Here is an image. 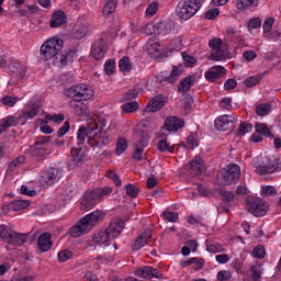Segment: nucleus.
I'll return each mask as SVG.
<instances>
[{
  "instance_id": "nucleus-41",
  "label": "nucleus",
  "mask_w": 281,
  "mask_h": 281,
  "mask_svg": "<svg viewBox=\"0 0 281 281\" xmlns=\"http://www.w3.org/2000/svg\"><path fill=\"white\" fill-rule=\"evenodd\" d=\"M12 67H13V74H15L18 78L20 79L25 78V72L27 71V69L23 64L15 61L14 64H12Z\"/></svg>"
},
{
  "instance_id": "nucleus-5",
  "label": "nucleus",
  "mask_w": 281,
  "mask_h": 281,
  "mask_svg": "<svg viewBox=\"0 0 281 281\" xmlns=\"http://www.w3.org/2000/svg\"><path fill=\"white\" fill-rule=\"evenodd\" d=\"M65 42L63 38L54 36L46 40L40 49V54L43 60H52V58H56L58 56V52L63 49Z\"/></svg>"
},
{
  "instance_id": "nucleus-10",
  "label": "nucleus",
  "mask_w": 281,
  "mask_h": 281,
  "mask_svg": "<svg viewBox=\"0 0 281 281\" xmlns=\"http://www.w3.org/2000/svg\"><path fill=\"white\" fill-rule=\"evenodd\" d=\"M209 47L211 49V60H225L229 56V52L223 48V41L218 37H215L209 42Z\"/></svg>"
},
{
  "instance_id": "nucleus-20",
  "label": "nucleus",
  "mask_w": 281,
  "mask_h": 281,
  "mask_svg": "<svg viewBox=\"0 0 281 281\" xmlns=\"http://www.w3.org/2000/svg\"><path fill=\"white\" fill-rule=\"evenodd\" d=\"M224 76L225 68L223 66H213L204 74V78H206L209 82H216V80Z\"/></svg>"
},
{
  "instance_id": "nucleus-13",
  "label": "nucleus",
  "mask_w": 281,
  "mask_h": 281,
  "mask_svg": "<svg viewBox=\"0 0 281 281\" xmlns=\"http://www.w3.org/2000/svg\"><path fill=\"white\" fill-rule=\"evenodd\" d=\"M136 135L138 137V146L133 153V159L139 161L144 155V148L148 146V142H150V136H148V132L145 130H137Z\"/></svg>"
},
{
  "instance_id": "nucleus-32",
  "label": "nucleus",
  "mask_w": 281,
  "mask_h": 281,
  "mask_svg": "<svg viewBox=\"0 0 281 281\" xmlns=\"http://www.w3.org/2000/svg\"><path fill=\"white\" fill-rule=\"evenodd\" d=\"M22 119L14 115H9L1 120L0 128L1 131H5L8 128H12V126H18L19 122H21Z\"/></svg>"
},
{
  "instance_id": "nucleus-62",
  "label": "nucleus",
  "mask_w": 281,
  "mask_h": 281,
  "mask_svg": "<svg viewBox=\"0 0 281 281\" xmlns=\"http://www.w3.org/2000/svg\"><path fill=\"white\" fill-rule=\"evenodd\" d=\"M260 78L252 76L245 79V86L251 89V87H256V85H259Z\"/></svg>"
},
{
  "instance_id": "nucleus-29",
  "label": "nucleus",
  "mask_w": 281,
  "mask_h": 281,
  "mask_svg": "<svg viewBox=\"0 0 281 281\" xmlns=\"http://www.w3.org/2000/svg\"><path fill=\"white\" fill-rule=\"evenodd\" d=\"M30 207V201L27 200H14L10 205H4L2 210H12L13 212H21V210H26Z\"/></svg>"
},
{
  "instance_id": "nucleus-4",
  "label": "nucleus",
  "mask_w": 281,
  "mask_h": 281,
  "mask_svg": "<svg viewBox=\"0 0 281 281\" xmlns=\"http://www.w3.org/2000/svg\"><path fill=\"white\" fill-rule=\"evenodd\" d=\"M203 7L201 0H180L176 5V15L180 21H190Z\"/></svg>"
},
{
  "instance_id": "nucleus-30",
  "label": "nucleus",
  "mask_w": 281,
  "mask_h": 281,
  "mask_svg": "<svg viewBox=\"0 0 281 281\" xmlns=\"http://www.w3.org/2000/svg\"><path fill=\"white\" fill-rule=\"evenodd\" d=\"M150 236H151L150 229H147L143 234H140L134 241V249L136 251H139L142 247H146V245H148V240H150Z\"/></svg>"
},
{
  "instance_id": "nucleus-16",
  "label": "nucleus",
  "mask_w": 281,
  "mask_h": 281,
  "mask_svg": "<svg viewBox=\"0 0 281 281\" xmlns=\"http://www.w3.org/2000/svg\"><path fill=\"white\" fill-rule=\"evenodd\" d=\"M132 32L136 36H139V34H146L147 36H150L153 34H161L159 31V24H155L153 22H149L147 24L142 25L140 27L135 26V24H132Z\"/></svg>"
},
{
  "instance_id": "nucleus-56",
  "label": "nucleus",
  "mask_w": 281,
  "mask_h": 281,
  "mask_svg": "<svg viewBox=\"0 0 281 281\" xmlns=\"http://www.w3.org/2000/svg\"><path fill=\"white\" fill-rule=\"evenodd\" d=\"M254 131V125L249 123H240L238 135H247V133H251Z\"/></svg>"
},
{
  "instance_id": "nucleus-51",
  "label": "nucleus",
  "mask_w": 281,
  "mask_h": 281,
  "mask_svg": "<svg viewBox=\"0 0 281 281\" xmlns=\"http://www.w3.org/2000/svg\"><path fill=\"white\" fill-rule=\"evenodd\" d=\"M16 102H19L18 97H12V95H4L1 99V103L3 104V106H14V104H16Z\"/></svg>"
},
{
  "instance_id": "nucleus-2",
  "label": "nucleus",
  "mask_w": 281,
  "mask_h": 281,
  "mask_svg": "<svg viewBox=\"0 0 281 281\" xmlns=\"http://www.w3.org/2000/svg\"><path fill=\"white\" fill-rule=\"evenodd\" d=\"M105 217L106 214L104 211L95 210L80 218L76 225L69 229V234L72 238H80L83 234H89V232H91L98 223H102Z\"/></svg>"
},
{
  "instance_id": "nucleus-27",
  "label": "nucleus",
  "mask_w": 281,
  "mask_h": 281,
  "mask_svg": "<svg viewBox=\"0 0 281 281\" xmlns=\"http://www.w3.org/2000/svg\"><path fill=\"white\" fill-rule=\"evenodd\" d=\"M40 251H49L52 249V235L49 233L42 234L37 239Z\"/></svg>"
},
{
  "instance_id": "nucleus-33",
  "label": "nucleus",
  "mask_w": 281,
  "mask_h": 281,
  "mask_svg": "<svg viewBox=\"0 0 281 281\" xmlns=\"http://www.w3.org/2000/svg\"><path fill=\"white\" fill-rule=\"evenodd\" d=\"M204 266L205 260L199 257H193L182 262V267H193L195 271H201V269H203Z\"/></svg>"
},
{
  "instance_id": "nucleus-63",
  "label": "nucleus",
  "mask_w": 281,
  "mask_h": 281,
  "mask_svg": "<svg viewBox=\"0 0 281 281\" xmlns=\"http://www.w3.org/2000/svg\"><path fill=\"white\" fill-rule=\"evenodd\" d=\"M126 194L132 196V199H135V196L139 194V190L137 187H135V184L131 183L126 187Z\"/></svg>"
},
{
  "instance_id": "nucleus-46",
  "label": "nucleus",
  "mask_w": 281,
  "mask_h": 281,
  "mask_svg": "<svg viewBox=\"0 0 281 281\" xmlns=\"http://www.w3.org/2000/svg\"><path fill=\"white\" fill-rule=\"evenodd\" d=\"M158 150L160 153H166L167 151V153L172 154V153H175V146H170V144L166 139H160L158 142Z\"/></svg>"
},
{
  "instance_id": "nucleus-44",
  "label": "nucleus",
  "mask_w": 281,
  "mask_h": 281,
  "mask_svg": "<svg viewBox=\"0 0 281 281\" xmlns=\"http://www.w3.org/2000/svg\"><path fill=\"white\" fill-rule=\"evenodd\" d=\"M180 76H181V68L176 66L172 68L171 74L167 77L166 81L172 85L179 80Z\"/></svg>"
},
{
  "instance_id": "nucleus-34",
  "label": "nucleus",
  "mask_w": 281,
  "mask_h": 281,
  "mask_svg": "<svg viewBox=\"0 0 281 281\" xmlns=\"http://www.w3.org/2000/svg\"><path fill=\"white\" fill-rule=\"evenodd\" d=\"M70 155H71L72 161H74V164H76V166H80L85 161V151L82 150L81 147L72 148L70 150Z\"/></svg>"
},
{
  "instance_id": "nucleus-61",
  "label": "nucleus",
  "mask_w": 281,
  "mask_h": 281,
  "mask_svg": "<svg viewBox=\"0 0 281 281\" xmlns=\"http://www.w3.org/2000/svg\"><path fill=\"white\" fill-rule=\"evenodd\" d=\"M159 10V3L151 2L147 9H146V15L147 16H155L157 14V11Z\"/></svg>"
},
{
  "instance_id": "nucleus-60",
  "label": "nucleus",
  "mask_w": 281,
  "mask_h": 281,
  "mask_svg": "<svg viewBox=\"0 0 281 281\" xmlns=\"http://www.w3.org/2000/svg\"><path fill=\"white\" fill-rule=\"evenodd\" d=\"M274 23H276V19L273 18H267L265 20L262 25L265 34H269V32H271Z\"/></svg>"
},
{
  "instance_id": "nucleus-57",
  "label": "nucleus",
  "mask_w": 281,
  "mask_h": 281,
  "mask_svg": "<svg viewBox=\"0 0 281 281\" xmlns=\"http://www.w3.org/2000/svg\"><path fill=\"white\" fill-rule=\"evenodd\" d=\"M47 122H54V124H60L61 122H65V115L64 114H47L46 115Z\"/></svg>"
},
{
  "instance_id": "nucleus-26",
  "label": "nucleus",
  "mask_w": 281,
  "mask_h": 281,
  "mask_svg": "<svg viewBox=\"0 0 281 281\" xmlns=\"http://www.w3.org/2000/svg\"><path fill=\"white\" fill-rule=\"evenodd\" d=\"M114 238L111 237V233H109L108 229L99 232L97 235H94L93 240L98 245H103L104 247H109L111 245V240Z\"/></svg>"
},
{
  "instance_id": "nucleus-39",
  "label": "nucleus",
  "mask_w": 281,
  "mask_h": 281,
  "mask_svg": "<svg viewBox=\"0 0 281 281\" xmlns=\"http://www.w3.org/2000/svg\"><path fill=\"white\" fill-rule=\"evenodd\" d=\"M272 105L271 103H260L256 106V113L260 117H265L271 113Z\"/></svg>"
},
{
  "instance_id": "nucleus-3",
  "label": "nucleus",
  "mask_w": 281,
  "mask_h": 281,
  "mask_svg": "<svg viewBox=\"0 0 281 281\" xmlns=\"http://www.w3.org/2000/svg\"><path fill=\"white\" fill-rule=\"evenodd\" d=\"M111 192H113V189L109 187L86 191L80 203V209L83 212H89V210H93V206L98 205V203L102 201L103 196H106V194H111Z\"/></svg>"
},
{
  "instance_id": "nucleus-38",
  "label": "nucleus",
  "mask_w": 281,
  "mask_h": 281,
  "mask_svg": "<svg viewBox=\"0 0 281 281\" xmlns=\"http://www.w3.org/2000/svg\"><path fill=\"white\" fill-rule=\"evenodd\" d=\"M255 131L262 137H273V134H271V130H269V125H267L266 123H256Z\"/></svg>"
},
{
  "instance_id": "nucleus-15",
  "label": "nucleus",
  "mask_w": 281,
  "mask_h": 281,
  "mask_svg": "<svg viewBox=\"0 0 281 281\" xmlns=\"http://www.w3.org/2000/svg\"><path fill=\"white\" fill-rule=\"evenodd\" d=\"M91 54L94 60L104 58V54H106V35H102L100 40L93 43Z\"/></svg>"
},
{
  "instance_id": "nucleus-8",
  "label": "nucleus",
  "mask_w": 281,
  "mask_h": 281,
  "mask_svg": "<svg viewBox=\"0 0 281 281\" xmlns=\"http://www.w3.org/2000/svg\"><path fill=\"white\" fill-rule=\"evenodd\" d=\"M281 170V158L276 156H267L266 161L257 167V175H273V172H280Z\"/></svg>"
},
{
  "instance_id": "nucleus-36",
  "label": "nucleus",
  "mask_w": 281,
  "mask_h": 281,
  "mask_svg": "<svg viewBox=\"0 0 281 281\" xmlns=\"http://www.w3.org/2000/svg\"><path fill=\"white\" fill-rule=\"evenodd\" d=\"M190 166L192 168V171L195 172V175H201L203 172V168H205V165L203 164V158L196 156L193 158V160L190 161Z\"/></svg>"
},
{
  "instance_id": "nucleus-6",
  "label": "nucleus",
  "mask_w": 281,
  "mask_h": 281,
  "mask_svg": "<svg viewBox=\"0 0 281 281\" xmlns=\"http://www.w3.org/2000/svg\"><path fill=\"white\" fill-rule=\"evenodd\" d=\"M0 238L13 247H23L27 243L29 235L19 233L5 225H0Z\"/></svg>"
},
{
  "instance_id": "nucleus-9",
  "label": "nucleus",
  "mask_w": 281,
  "mask_h": 281,
  "mask_svg": "<svg viewBox=\"0 0 281 281\" xmlns=\"http://www.w3.org/2000/svg\"><path fill=\"white\" fill-rule=\"evenodd\" d=\"M61 177L63 172H60V169L48 167L41 171L40 183L43 186H54V183H58V181H60Z\"/></svg>"
},
{
  "instance_id": "nucleus-37",
  "label": "nucleus",
  "mask_w": 281,
  "mask_h": 281,
  "mask_svg": "<svg viewBox=\"0 0 281 281\" xmlns=\"http://www.w3.org/2000/svg\"><path fill=\"white\" fill-rule=\"evenodd\" d=\"M25 164V157L24 156H19L15 159H13L7 169V172H16L21 166Z\"/></svg>"
},
{
  "instance_id": "nucleus-52",
  "label": "nucleus",
  "mask_w": 281,
  "mask_h": 281,
  "mask_svg": "<svg viewBox=\"0 0 281 281\" xmlns=\"http://www.w3.org/2000/svg\"><path fill=\"white\" fill-rule=\"evenodd\" d=\"M182 59L186 65V67H195L196 66V58L192 57L188 53H182Z\"/></svg>"
},
{
  "instance_id": "nucleus-22",
  "label": "nucleus",
  "mask_w": 281,
  "mask_h": 281,
  "mask_svg": "<svg viewBox=\"0 0 281 281\" xmlns=\"http://www.w3.org/2000/svg\"><path fill=\"white\" fill-rule=\"evenodd\" d=\"M232 122H234V116L224 114L218 116L214 121V126L216 131L225 132V131H229V124H232Z\"/></svg>"
},
{
  "instance_id": "nucleus-23",
  "label": "nucleus",
  "mask_w": 281,
  "mask_h": 281,
  "mask_svg": "<svg viewBox=\"0 0 281 281\" xmlns=\"http://www.w3.org/2000/svg\"><path fill=\"white\" fill-rule=\"evenodd\" d=\"M183 126V121H181L177 116H169L165 121V130L169 133H177V131H181V127Z\"/></svg>"
},
{
  "instance_id": "nucleus-24",
  "label": "nucleus",
  "mask_w": 281,
  "mask_h": 281,
  "mask_svg": "<svg viewBox=\"0 0 281 281\" xmlns=\"http://www.w3.org/2000/svg\"><path fill=\"white\" fill-rule=\"evenodd\" d=\"M124 229V221L120 218H115L110 223V226L106 228V231L110 233L111 238H117L120 234H122V231Z\"/></svg>"
},
{
  "instance_id": "nucleus-48",
  "label": "nucleus",
  "mask_w": 281,
  "mask_h": 281,
  "mask_svg": "<svg viewBox=\"0 0 281 281\" xmlns=\"http://www.w3.org/2000/svg\"><path fill=\"white\" fill-rule=\"evenodd\" d=\"M57 258L59 262H67V260H71V258H74V252L69 249H64L58 252Z\"/></svg>"
},
{
  "instance_id": "nucleus-31",
  "label": "nucleus",
  "mask_w": 281,
  "mask_h": 281,
  "mask_svg": "<svg viewBox=\"0 0 281 281\" xmlns=\"http://www.w3.org/2000/svg\"><path fill=\"white\" fill-rule=\"evenodd\" d=\"M67 23V15L63 11H56L50 19L49 25L50 27H60V25H65Z\"/></svg>"
},
{
  "instance_id": "nucleus-1",
  "label": "nucleus",
  "mask_w": 281,
  "mask_h": 281,
  "mask_svg": "<svg viewBox=\"0 0 281 281\" xmlns=\"http://www.w3.org/2000/svg\"><path fill=\"white\" fill-rule=\"evenodd\" d=\"M106 119L102 116H91L87 120V127L81 126L77 131V146H82L86 139L90 146H109L111 138L104 132Z\"/></svg>"
},
{
  "instance_id": "nucleus-28",
  "label": "nucleus",
  "mask_w": 281,
  "mask_h": 281,
  "mask_svg": "<svg viewBox=\"0 0 281 281\" xmlns=\"http://www.w3.org/2000/svg\"><path fill=\"white\" fill-rule=\"evenodd\" d=\"M260 5V0H236V8L239 12H245L247 10H252Z\"/></svg>"
},
{
  "instance_id": "nucleus-17",
  "label": "nucleus",
  "mask_w": 281,
  "mask_h": 281,
  "mask_svg": "<svg viewBox=\"0 0 281 281\" xmlns=\"http://www.w3.org/2000/svg\"><path fill=\"white\" fill-rule=\"evenodd\" d=\"M78 57V49L72 48L68 52H63L60 54L57 53L55 56L54 64L57 65V67H65L67 66V63H71L74 58Z\"/></svg>"
},
{
  "instance_id": "nucleus-54",
  "label": "nucleus",
  "mask_w": 281,
  "mask_h": 281,
  "mask_svg": "<svg viewBox=\"0 0 281 281\" xmlns=\"http://www.w3.org/2000/svg\"><path fill=\"white\" fill-rule=\"evenodd\" d=\"M251 256L254 258H259V260H262V258H265V256H267V252L265 250V247L259 245L257 247L254 248Z\"/></svg>"
},
{
  "instance_id": "nucleus-55",
  "label": "nucleus",
  "mask_w": 281,
  "mask_h": 281,
  "mask_svg": "<svg viewBox=\"0 0 281 281\" xmlns=\"http://www.w3.org/2000/svg\"><path fill=\"white\" fill-rule=\"evenodd\" d=\"M104 71L106 76L113 75L115 71V60L114 59H108L104 64Z\"/></svg>"
},
{
  "instance_id": "nucleus-35",
  "label": "nucleus",
  "mask_w": 281,
  "mask_h": 281,
  "mask_svg": "<svg viewBox=\"0 0 281 281\" xmlns=\"http://www.w3.org/2000/svg\"><path fill=\"white\" fill-rule=\"evenodd\" d=\"M206 251H209V254H225L227 249L220 243L206 241Z\"/></svg>"
},
{
  "instance_id": "nucleus-11",
  "label": "nucleus",
  "mask_w": 281,
  "mask_h": 281,
  "mask_svg": "<svg viewBox=\"0 0 281 281\" xmlns=\"http://www.w3.org/2000/svg\"><path fill=\"white\" fill-rule=\"evenodd\" d=\"M223 183L224 186H234L238 183L240 179V167L236 164L228 165L223 169Z\"/></svg>"
},
{
  "instance_id": "nucleus-50",
  "label": "nucleus",
  "mask_w": 281,
  "mask_h": 281,
  "mask_svg": "<svg viewBox=\"0 0 281 281\" xmlns=\"http://www.w3.org/2000/svg\"><path fill=\"white\" fill-rule=\"evenodd\" d=\"M76 115L80 117H89V108L85 103H79L77 108H75Z\"/></svg>"
},
{
  "instance_id": "nucleus-7",
  "label": "nucleus",
  "mask_w": 281,
  "mask_h": 281,
  "mask_svg": "<svg viewBox=\"0 0 281 281\" xmlns=\"http://www.w3.org/2000/svg\"><path fill=\"white\" fill-rule=\"evenodd\" d=\"M66 98H70V100H76L78 102L91 100L93 98L94 92L93 88L89 85L79 83L72 86L64 91Z\"/></svg>"
},
{
  "instance_id": "nucleus-21",
  "label": "nucleus",
  "mask_w": 281,
  "mask_h": 281,
  "mask_svg": "<svg viewBox=\"0 0 281 281\" xmlns=\"http://www.w3.org/2000/svg\"><path fill=\"white\" fill-rule=\"evenodd\" d=\"M159 47V41L155 37L149 38L145 45V49L150 58H159L161 55V49Z\"/></svg>"
},
{
  "instance_id": "nucleus-58",
  "label": "nucleus",
  "mask_w": 281,
  "mask_h": 281,
  "mask_svg": "<svg viewBox=\"0 0 281 281\" xmlns=\"http://www.w3.org/2000/svg\"><path fill=\"white\" fill-rule=\"evenodd\" d=\"M139 95V90L137 88H133L127 92L123 93V100H135Z\"/></svg>"
},
{
  "instance_id": "nucleus-42",
  "label": "nucleus",
  "mask_w": 281,
  "mask_h": 281,
  "mask_svg": "<svg viewBox=\"0 0 281 281\" xmlns=\"http://www.w3.org/2000/svg\"><path fill=\"white\" fill-rule=\"evenodd\" d=\"M115 8H117V0H106L103 7V14L109 16L112 12H115Z\"/></svg>"
},
{
  "instance_id": "nucleus-40",
  "label": "nucleus",
  "mask_w": 281,
  "mask_h": 281,
  "mask_svg": "<svg viewBox=\"0 0 281 281\" xmlns=\"http://www.w3.org/2000/svg\"><path fill=\"white\" fill-rule=\"evenodd\" d=\"M192 85H194V77H187L180 81L178 91H190Z\"/></svg>"
},
{
  "instance_id": "nucleus-53",
  "label": "nucleus",
  "mask_w": 281,
  "mask_h": 281,
  "mask_svg": "<svg viewBox=\"0 0 281 281\" xmlns=\"http://www.w3.org/2000/svg\"><path fill=\"white\" fill-rule=\"evenodd\" d=\"M162 215L168 223H177V221H179V213L177 212L165 211Z\"/></svg>"
},
{
  "instance_id": "nucleus-64",
  "label": "nucleus",
  "mask_w": 281,
  "mask_h": 281,
  "mask_svg": "<svg viewBox=\"0 0 281 281\" xmlns=\"http://www.w3.org/2000/svg\"><path fill=\"white\" fill-rule=\"evenodd\" d=\"M262 25V21L259 18H254L248 22V30H258Z\"/></svg>"
},
{
  "instance_id": "nucleus-18",
  "label": "nucleus",
  "mask_w": 281,
  "mask_h": 281,
  "mask_svg": "<svg viewBox=\"0 0 281 281\" xmlns=\"http://www.w3.org/2000/svg\"><path fill=\"white\" fill-rule=\"evenodd\" d=\"M135 276L145 280H153V278H161V272L150 266H145L135 270Z\"/></svg>"
},
{
  "instance_id": "nucleus-47",
  "label": "nucleus",
  "mask_w": 281,
  "mask_h": 281,
  "mask_svg": "<svg viewBox=\"0 0 281 281\" xmlns=\"http://www.w3.org/2000/svg\"><path fill=\"white\" fill-rule=\"evenodd\" d=\"M119 67L123 74H126L133 69V65L131 64V59H128V57H123L119 61Z\"/></svg>"
},
{
  "instance_id": "nucleus-25",
  "label": "nucleus",
  "mask_w": 281,
  "mask_h": 281,
  "mask_svg": "<svg viewBox=\"0 0 281 281\" xmlns=\"http://www.w3.org/2000/svg\"><path fill=\"white\" fill-rule=\"evenodd\" d=\"M165 105L166 100H164L162 97H155L148 102V104L145 108V111H147V113H157V111L164 109Z\"/></svg>"
},
{
  "instance_id": "nucleus-59",
  "label": "nucleus",
  "mask_w": 281,
  "mask_h": 281,
  "mask_svg": "<svg viewBox=\"0 0 281 281\" xmlns=\"http://www.w3.org/2000/svg\"><path fill=\"white\" fill-rule=\"evenodd\" d=\"M252 277L251 280L258 281L262 277V266H252L251 267Z\"/></svg>"
},
{
  "instance_id": "nucleus-49",
  "label": "nucleus",
  "mask_w": 281,
  "mask_h": 281,
  "mask_svg": "<svg viewBox=\"0 0 281 281\" xmlns=\"http://www.w3.org/2000/svg\"><path fill=\"white\" fill-rule=\"evenodd\" d=\"M76 115L80 117H89V108L85 103H79L77 108H75Z\"/></svg>"
},
{
  "instance_id": "nucleus-14",
  "label": "nucleus",
  "mask_w": 281,
  "mask_h": 281,
  "mask_svg": "<svg viewBox=\"0 0 281 281\" xmlns=\"http://www.w3.org/2000/svg\"><path fill=\"white\" fill-rule=\"evenodd\" d=\"M40 112H41V108L38 106V104H36L33 101H30L23 108L22 113L19 114V119L23 120L22 124H25L27 120H34V117H36Z\"/></svg>"
},
{
  "instance_id": "nucleus-45",
  "label": "nucleus",
  "mask_w": 281,
  "mask_h": 281,
  "mask_svg": "<svg viewBox=\"0 0 281 281\" xmlns=\"http://www.w3.org/2000/svg\"><path fill=\"white\" fill-rule=\"evenodd\" d=\"M128 148V143L126 142V138H119L116 142V148L115 154L117 156L122 155L126 149Z\"/></svg>"
},
{
  "instance_id": "nucleus-43",
  "label": "nucleus",
  "mask_w": 281,
  "mask_h": 281,
  "mask_svg": "<svg viewBox=\"0 0 281 281\" xmlns=\"http://www.w3.org/2000/svg\"><path fill=\"white\" fill-rule=\"evenodd\" d=\"M139 109V103L136 101H130L122 104V111L124 113H135Z\"/></svg>"
},
{
  "instance_id": "nucleus-19",
  "label": "nucleus",
  "mask_w": 281,
  "mask_h": 281,
  "mask_svg": "<svg viewBox=\"0 0 281 281\" xmlns=\"http://www.w3.org/2000/svg\"><path fill=\"white\" fill-rule=\"evenodd\" d=\"M89 32V19L82 15L78 19L77 25L75 26V37L85 38Z\"/></svg>"
},
{
  "instance_id": "nucleus-12",
  "label": "nucleus",
  "mask_w": 281,
  "mask_h": 281,
  "mask_svg": "<svg viewBox=\"0 0 281 281\" xmlns=\"http://www.w3.org/2000/svg\"><path fill=\"white\" fill-rule=\"evenodd\" d=\"M247 210L254 216H265L269 212V204L260 198H255L247 201Z\"/></svg>"
}]
</instances>
